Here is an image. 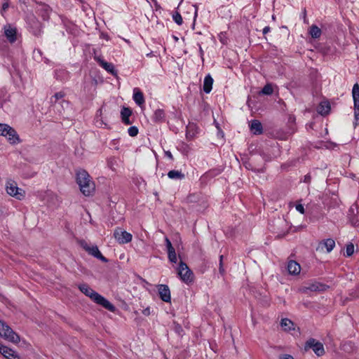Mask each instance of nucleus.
I'll return each mask as SVG.
<instances>
[{"label": "nucleus", "instance_id": "09e8293b", "mask_svg": "<svg viewBox=\"0 0 359 359\" xmlns=\"http://www.w3.org/2000/svg\"><path fill=\"white\" fill-rule=\"evenodd\" d=\"M279 359H294L293 356L289 354H283L280 356Z\"/></svg>", "mask_w": 359, "mask_h": 359}, {"label": "nucleus", "instance_id": "37998d69", "mask_svg": "<svg viewBox=\"0 0 359 359\" xmlns=\"http://www.w3.org/2000/svg\"><path fill=\"white\" fill-rule=\"evenodd\" d=\"M296 210L302 214L304 213V208L302 204H297L296 205Z\"/></svg>", "mask_w": 359, "mask_h": 359}, {"label": "nucleus", "instance_id": "423d86ee", "mask_svg": "<svg viewBox=\"0 0 359 359\" xmlns=\"http://www.w3.org/2000/svg\"><path fill=\"white\" fill-rule=\"evenodd\" d=\"M29 31L36 36H40L43 32V24L33 15L27 18Z\"/></svg>", "mask_w": 359, "mask_h": 359}, {"label": "nucleus", "instance_id": "bf43d9fd", "mask_svg": "<svg viewBox=\"0 0 359 359\" xmlns=\"http://www.w3.org/2000/svg\"><path fill=\"white\" fill-rule=\"evenodd\" d=\"M62 103H65L66 104H69V102L68 101H66V100H62Z\"/></svg>", "mask_w": 359, "mask_h": 359}, {"label": "nucleus", "instance_id": "49530a36", "mask_svg": "<svg viewBox=\"0 0 359 359\" xmlns=\"http://www.w3.org/2000/svg\"><path fill=\"white\" fill-rule=\"evenodd\" d=\"M165 243L168 250L174 248L173 246L172 245L170 241L168 238H165Z\"/></svg>", "mask_w": 359, "mask_h": 359}, {"label": "nucleus", "instance_id": "864d4df0", "mask_svg": "<svg viewBox=\"0 0 359 359\" xmlns=\"http://www.w3.org/2000/svg\"><path fill=\"white\" fill-rule=\"evenodd\" d=\"M198 48H199V53H200V55H201V57H203L204 53H203V49H202V47H201V44H200V43H198ZM202 59L203 60V58H202Z\"/></svg>", "mask_w": 359, "mask_h": 359}, {"label": "nucleus", "instance_id": "6e6d98bb", "mask_svg": "<svg viewBox=\"0 0 359 359\" xmlns=\"http://www.w3.org/2000/svg\"><path fill=\"white\" fill-rule=\"evenodd\" d=\"M294 121H295V117H294V116H290L289 117V122H290V123H294Z\"/></svg>", "mask_w": 359, "mask_h": 359}, {"label": "nucleus", "instance_id": "393cba45", "mask_svg": "<svg viewBox=\"0 0 359 359\" xmlns=\"http://www.w3.org/2000/svg\"><path fill=\"white\" fill-rule=\"evenodd\" d=\"M320 246L322 248L323 247H325L327 249V252H330L335 246V242L332 238H327V239L323 240V241H321L320 243L318 248H320Z\"/></svg>", "mask_w": 359, "mask_h": 359}, {"label": "nucleus", "instance_id": "5fc2aeb1", "mask_svg": "<svg viewBox=\"0 0 359 359\" xmlns=\"http://www.w3.org/2000/svg\"><path fill=\"white\" fill-rule=\"evenodd\" d=\"M270 31V27L269 26H266L265 27L264 29H263V34H267L268 32H269Z\"/></svg>", "mask_w": 359, "mask_h": 359}, {"label": "nucleus", "instance_id": "58836bf2", "mask_svg": "<svg viewBox=\"0 0 359 359\" xmlns=\"http://www.w3.org/2000/svg\"><path fill=\"white\" fill-rule=\"evenodd\" d=\"M139 132L138 128L136 126H131L128 128V133L130 136L131 137H135L137 135Z\"/></svg>", "mask_w": 359, "mask_h": 359}, {"label": "nucleus", "instance_id": "680f3d73", "mask_svg": "<svg viewBox=\"0 0 359 359\" xmlns=\"http://www.w3.org/2000/svg\"><path fill=\"white\" fill-rule=\"evenodd\" d=\"M197 10H198V8H196V11H195V18H196V15H197Z\"/></svg>", "mask_w": 359, "mask_h": 359}, {"label": "nucleus", "instance_id": "412c9836", "mask_svg": "<svg viewBox=\"0 0 359 359\" xmlns=\"http://www.w3.org/2000/svg\"><path fill=\"white\" fill-rule=\"evenodd\" d=\"M132 114V110L128 107H123L121 111V116L123 123L125 125H130L132 122L130 121L129 117Z\"/></svg>", "mask_w": 359, "mask_h": 359}, {"label": "nucleus", "instance_id": "7c9ffc66", "mask_svg": "<svg viewBox=\"0 0 359 359\" xmlns=\"http://www.w3.org/2000/svg\"><path fill=\"white\" fill-rule=\"evenodd\" d=\"M0 353L8 359L9 358L11 354H13V353H14V351L0 344Z\"/></svg>", "mask_w": 359, "mask_h": 359}, {"label": "nucleus", "instance_id": "9d476101", "mask_svg": "<svg viewBox=\"0 0 359 359\" xmlns=\"http://www.w3.org/2000/svg\"><path fill=\"white\" fill-rule=\"evenodd\" d=\"M93 302L111 312H115L116 310L114 305L99 293L95 296Z\"/></svg>", "mask_w": 359, "mask_h": 359}, {"label": "nucleus", "instance_id": "473e14b6", "mask_svg": "<svg viewBox=\"0 0 359 359\" xmlns=\"http://www.w3.org/2000/svg\"><path fill=\"white\" fill-rule=\"evenodd\" d=\"M118 165L117 160L112 156L107 159V166L113 171H116V167Z\"/></svg>", "mask_w": 359, "mask_h": 359}, {"label": "nucleus", "instance_id": "7ed1b4c3", "mask_svg": "<svg viewBox=\"0 0 359 359\" xmlns=\"http://www.w3.org/2000/svg\"><path fill=\"white\" fill-rule=\"evenodd\" d=\"M80 246L86 250L89 255L93 256L94 257L100 259L102 262L107 263L108 262V259L104 257L102 253L100 252L98 247L95 245L90 246L87 242L84 240H81L79 242Z\"/></svg>", "mask_w": 359, "mask_h": 359}, {"label": "nucleus", "instance_id": "c85d7f7f", "mask_svg": "<svg viewBox=\"0 0 359 359\" xmlns=\"http://www.w3.org/2000/svg\"><path fill=\"white\" fill-rule=\"evenodd\" d=\"M168 176L170 179H175V180H182L185 177L184 173H182L181 171L176 170H170L168 173Z\"/></svg>", "mask_w": 359, "mask_h": 359}, {"label": "nucleus", "instance_id": "a878e982", "mask_svg": "<svg viewBox=\"0 0 359 359\" xmlns=\"http://www.w3.org/2000/svg\"><path fill=\"white\" fill-rule=\"evenodd\" d=\"M280 325L284 329V330L287 332L294 330L295 329L294 323L288 318L282 319Z\"/></svg>", "mask_w": 359, "mask_h": 359}, {"label": "nucleus", "instance_id": "b1692460", "mask_svg": "<svg viewBox=\"0 0 359 359\" xmlns=\"http://www.w3.org/2000/svg\"><path fill=\"white\" fill-rule=\"evenodd\" d=\"M213 79L210 74H208L203 81V91L205 93H210L212 88Z\"/></svg>", "mask_w": 359, "mask_h": 359}, {"label": "nucleus", "instance_id": "4468645a", "mask_svg": "<svg viewBox=\"0 0 359 359\" xmlns=\"http://www.w3.org/2000/svg\"><path fill=\"white\" fill-rule=\"evenodd\" d=\"M95 60L98 62V64L104 68L107 72L110 73L111 75L116 76L117 71L114 68V65L112 63L107 62L104 61L100 56H95Z\"/></svg>", "mask_w": 359, "mask_h": 359}, {"label": "nucleus", "instance_id": "2f4dec72", "mask_svg": "<svg viewBox=\"0 0 359 359\" xmlns=\"http://www.w3.org/2000/svg\"><path fill=\"white\" fill-rule=\"evenodd\" d=\"M273 93V89L271 83L266 84L260 91V94L270 95Z\"/></svg>", "mask_w": 359, "mask_h": 359}, {"label": "nucleus", "instance_id": "f3484780", "mask_svg": "<svg viewBox=\"0 0 359 359\" xmlns=\"http://www.w3.org/2000/svg\"><path fill=\"white\" fill-rule=\"evenodd\" d=\"M326 290V285L318 282L310 284L308 287L302 289L303 292L306 293L309 290L311 292H320Z\"/></svg>", "mask_w": 359, "mask_h": 359}, {"label": "nucleus", "instance_id": "9b49d317", "mask_svg": "<svg viewBox=\"0 0 359 359\" xmlns=\"http://www.w3.org/2000/svg\"><path fill=\"white\" fill-rule=\"evenodd\" d=\"M93 302L111 312H115L116 310L114 305L99 293L95 296Z\"/></svg>", "mask_w": 359, "mask_h": 359}, {"label": "nucleus", "instance_id": "603ef678", "mask_svg": "<svg viewBox=\"0 0 359 359\" xmlns=\"http://www.w3.org/2000/svg\"><path fill=\"white\" fill-rule=\"evenodd\" d=\"M165 154L166 156H168L170 159L173 160L172 154L170 151H165Z\"/></svg>", "mask_w": 359, "mask_h": 359}, {"label": "nucleus", "instance_id": "a211bd4d", "mask_svg": "<svg viewBox=\"0 0 359 359\" xmlns=\"http://www.w3.org/2000/svg\"><path fill=\"white\" fill-rule=\"evenodd\" d=\"M79 289L85 295L89 297L93 301L94 300L95 296H97V294H98L97 292L94 291L86 283L79 285Z\"/></svg>", "mask_w": 359, "mask_h": 359}, {"label": "nucleus", "instance_id": "5701e85b", "mask_svg": "<svg viewBox=\"0 0 359 359\" xmlns=\"http://www.w3.org/2000/svg\"><path fill=\"white\" fill-rule=\"evenodd\" d=\"M300 265L295 261L290 260L287 264V271L290 274H298L300 272Z\"/></svg>", "mask_w": 359, "mask_h": 359}, {"label": "nucleus", "instance_id": "f257e3e1", "mask_svg": "<svg viewBox=\"0 0 359 359\" xmlns=\"http://www.w3.org/2000/svg\"><path fill=\"white\" fill-rule=\"evenodd\" d=\"M76 183L84 196H89L95 192V183L91 180L89 174L85 170H80L76 172Z\"/></svg>", "mask_w": 359, "mask_h": 359}, {"label": "nucleus", "instance_id": "1a4fd4ad", "mask_svg": "<svg viewBox=\"0 0 359 359\" xmlns=\"http://www.w3.org/2000/svg\"><path fill=\"white\" fill-rule=\"evenodd\" d=\"M114 238L121 244L129 243L132 240V234L122 230L120 228L116 229L114 232Z\"/></svg>", "mask_w": 359, "mask_h": 359}, {"label": "nucleus", "instance_id": "0eeeda50", "mask_svg": "<svg viewBox=\"0 0 359 359\" xmlns=\"http://www.w3.org/2000/svg\"><path fill=\"white\" fill-rule=\"evenodd\" d=\"M352 95L354 102V117L355 121L353 122L354 128L359 125V85L358 83L353 85L352 89Z\"/></svg>", "mask_w": 359, "mask_h": 359}, {"label": "nucleus", "instance_id": "39448f33", "mask_svg": "<svg viewBox=\"0 0 359 359\" xmlns=\"http://www.w3.org/2000/svg\"><path fill=\"white\" fill-rule=\"evenodd\" d=\"M311 348L318 356H322L325 353L323 344L314 338H310L305 342L304 351H308Z\"/></svg>", "mask_w": 359, "mask_h": 359}, {"label": "nucleus", "instance_id": "79ce46f5", "mask_svg": "<svg viewBox=\"0 0 359 359\" xmlns=\"http://www.w3.org/2000/svg\"><path fill=\"white\" fill-rule=\"evenodd\" d=\"M175 331L179 334L182 335V332H184L182 326L179 324H176L175 326Z\"/></svg>", "mask_w": 359, "mask_h": 359}, {"label": "nucleus", "instance_id": "e433bc0d", "mask_svg": "<svg viewBox=\"0 0 359 359\" xmlns=\"http://www.w3.org/2000/svg\"><path fill=\"white\" fill-rule=\"evenodd\" d=\"M341 348L348 353L353 352L355 350V347H353L351 342L345 343Z\"/></svg>", "mask_w": 359, "mask_h": 359}, {"label": "nucleus", "instance_id": "de8ad7c7", "mask_svg": "<svg viewBox=\"0 0 359 359\" xmlns=\"http://www.w3.org/2000/svg\"><path fill=\"white\" fill-rule=\"evenodd\" d=\"M8 359H21L20 355L14 351L13 354H11L9 358Z\"/></svg>", "mask_w": 359, "mask_h": 359}, {"label": "nucleus", "instance_id": "4c0bfd02", "mask_svg": "<svg viewBox=\"0 0 359 359\" xmlns=\"http://www.w3.org/2000/svg\"><path fill=\"white\" fill-rule=\"evenodd\" d=\"M172 19L178 25H181L183 22L180 13L177 11L172 15Z\"/></svg>", "mask_w": 359, "mask_h": 359}, {"label": "nucleus", "instance_id": "c9c22d12", "mask_svg": "<svg viewBox=\"0 0 359 359\" xmlns=\"http://www.w3.org/2000/svg\"><path fill=\"white\" fill-rule=\"evenodd\" d=\"M354 252V245L352 243H349L346 247V257H351Z\"/></svg>", "mask_w": 359, "mask_h": 359}, {"label": "nucleus", "instance_id": "a18cd8bd", "mask_svg": "<svg viewBox=\"0 0 359 359\" xmlns=\"http://www.w3.org/2000/svg\"><path fill=\"white\" fill-rule=\"evenodd\" d=\"M165 243L168 250L174 248L173 246L172 245L170 241L168 238H165Z\"/></svg>", "mask_w": 359, "mask_h": 359}, {"label": "nucleus", "instance_id": "052dcab7", "mask_svg": "<svg viewBox=\"0 0 359 359\" xmlns=\"http://www.w3.org/2000/svg\"><path fill=\"white\" fill-rule=\"evenodd\" d=\"M102 123L104 124L105 126V127H107V128H109V127H107V123H104V121L102 120Z\"/></svg>", "mask_w": 359, "mask_h": 359}, {"label": "nucleus", "instance_id": "ddd939ff", "mask_svg": "<svg viewBox=\"0 0 359 359\" xmlns=\"http://www.w3.org/2000/svg\"><path fill=\"white\" fill-rule=\"evenodd\" d=\"M4 136L7 137L8 141L12 144H15L21 142V140L18 135L16 130L8 125V128H6Z\"/></svg>", "mask_w": 359, "mask_h": 359}, {"label": "nucleus", "instance_id": "13d9d810", "mask_svg": "<svg viewBox=\"0 0 359 359\" xmlns=\"http://www.w3.org/2000/svg\"><path fill=\"white\" fill-rule=\"evenodd\" d=\"M303 15H304V18L305 19L306 18V8L304 9V11H303Z\"/></svg>", "mask_w": 359, "mask_h": 359}, {"label": "nucleus", "instance_id": "2eb2a0df", "mask_svg": "<svg viewBox=\"0 0 359 359\" xmlns=\"http://www.w3.org/2000/svg\"><path fill=\"white\" fill-rule=\"evenodd\" d=\"M38 4L40 6V8H38L39 15L43 20L48 21L50 19V13L52 11V8L48 5L41 2Z\"/></svg>", "mask_w": 359, "mask_h": 359}, {"label": "nucleus", "instance_id": "ea45409f", "mask_svg": "<svg viewBox=\"0 0 359 359\" xmlns=\"http://www.w3.org/2000/svg\"><path fill=\"white\" fill-rule=\"evenodd\" d=\"M6 128H8V125L0 123V135L4 136Z\"/></svg>", "mask_w": 359, "mask_h": 359}, {"label": "nucleus", "instance_id": "c03bdc74", "mask_svg": "<svg viewBox=\"0 0 359 359\" xmlns=\"http://www.w3.org/2000/svg\"><path fill=\"white\" fill-rule=\"evenodd\" d=\"M9 7V3L8 1L6 2H4L2 5V8H1V13L3 14V12H5L8 8Z\"/></svg>", "mask_w": 359, "mask_h": 359}, {"label": "nucleus", "instance_id": "cd10ccee", "mask_svg": "<svg viewBox=\"0 0 359 359\" xmlns=\"http://www.w3.org/2000/svg\"><path fill=\"white\" fill-rule=\"evenodd\" d=\"M165 120V111L163 109H158L154 111L153 116V121L155 123L163 122Z\"/></svg>", "mask_w": 359, "mask_h": 359}, {"label": "nucleus", "instance_id": "72a5a7b5", "mask_svg": "<svg viewBox=\"0 0 359 359\" xmlns=\"http://www.w3.org/2000/svg\"><path fill=\"white\" fill-rule=\"evenodd\" d=\"M168 259L170 262L176 263L177 262V255L175 252V248L170 249L168 250Z\"/></svg>", "mask_w": 359, "mask_h": 359}, {"label": "nucleus", "instance_id": "f704fd0d", "mask_svg": "<svg viewBox=\"0 0 359 359\" xmlns=\"http://www.w3.org/2000/svg\"><path fill=\"white\" fill-rule=\"evenodd\" d=\"M65 96V93L64 92H58V93H56L51 98H50V102L51 103H56V102L60 100V99H62Z\"/></svg>", "mask_w": 359, "mask_h": 359}, {"label": "nucleus", "instance_id": "3c124183", "mask_svg": "<svg viewBox=\"0 0 359 359\" xmlns=\"http://www.w3.org/2000/svg\"><path fill=\"white\" fill-rule=\"evenodd\" d=\"M142 313L144 315V316H149L150 315V308L149 307H147L145 309H144L142 311Z\"/></svg>", "mask_w": 359, "mask_h": 359}, {"label": "nucleus", "instance_id": "8fccbe9b", "mask_svg": "<svg viewBox=\"0 0 359 359\" xmlns=\"http://www.w3.org/2000/svg\"><path fill=\"white\" fill-rule=\"evenodd\" d=\"M311 180V177L309 174H307L304 176V182L305 183H310Z\"/></svg>", "mask_w": 359, "mask_h": 359}, {"label": "nucleus", "instance_id": "bb28decb", "mask_svg": "<svg viewBox=\"0 0 359 359\" xmlns=\"http://www.w3.org/2000/svg\"><path fill=\"white\" fill-rule=\"evenodd\" d=\"M330 104L329 102H321L318 107V112L322 116H326L330 113Z\"/></svg>", "mask_w": 359, "mask_h": 359}, {"label": "nucleus", "instance_id": "20e7f679", "mask_svg": "<svg viewBox=\"0 0 359 359\" xmlns=\"http://www.w3.org/2000/svg\"><path fill=\"white\" fill-rule=\"evenodd\" d=\"M1 337H4L10 341L18 344L20 341V336L15 332L10 326H8L4 321L0 325Z\"/></svg>", "mask_w": 359, "mask_h": 359}, {"label": "nucleus", "instance_id": "4be33fe9", "mask_svg": "<svg viewBox=\"0 0 359 359\" xmlns=\"http://www.w3.org/2000/svg\"><path fill=\"white\" fill-rule=\"evenodd\" d=\"M133 100L140 107L144 103V97L142 92L138 88L133 89Z\"/></svg>", "mask_w": 359, "mask_h": 359}, {"label": "nucleus", "instance_id": "dca6fc26", "mask_svg": "<svg viewBox=\"0 0 359 359\" xmlns=\"http://www.w3.org/2000/svg\"><path fill=\"white\" fill-rule=\"evenodd\" d=\"M4 34L8 40V41L11 43H14L17 40V29L16 28H13L10 25L5 27Z\"/></svg>", "mask_w": 359, "mask_h": 359}, {"label": "nucleus", "instance_id": "aec40b11", "mask_svg": "<svg viewBox=\"0 0 359 359\" xmlns=\"http://www.w3.org/2000/svg\"><path fill=\"white\" fill-rule=\"evenodd\" d=\"M250 129L254 135H261L263 133V127L261 122L258 120H252Z\"/></svg>", "mask_w": 359, "mask_h": 359}, {"label": "nucleus", "instance_id": "e2e57ef3", "mask_svg": "<svg viewBox=\"0 0 359 359\" xmlns=\"http://www.w3.org/2000/svg\"><path fill=\"white\" fill-rule=\"evenodd\" d=\"M175 39L176 41H177V40H178V38H177V37H175Z\"/></svg>", "mask_w": 359, "mask_h": 359}, {"label": "nucleus", "instance_id": "a19ab883", "mask_svg": "<svg viewBox=\"0 0 359 359\" xmlns=\"http://www.w3.org/2000/svg\"><path fill=\"white\" fill-rule=\"evenodd\" d=\"M219 273L221 274H224V269L223 267V255H220L219 257Z\"/></svg>", "mask_w": 359, "mask_h": 359}, {"label": "nucleus", "instance_id": "f03ea898", "mask_svg": "<svg viewBox=\"0 0 359 359\" xmlns=\"http://www.w3.org/2000/svg\"><path fill=\"white\" fill-rule=\"evenodd\" d=\"M179 276L181 280L187 284H189L194 282V275L192 271L188 267L186 263L181 261L178 266Z\"/></svg>", "mask_w": 359, "mask_h": 359}, {"label": "nucleus", "instance_id": "6ab92c4d", "mask_svg": "<svg viewBox=\"0 0 359 359\" xmlns=\"http://www.w3.org/2000/svg\"><path fill=\"white\" fill-rule=\"evenodd\" d=\"M198 132V127L194 123L189 122L187 126L186 137L188 140H191Z\"/></svg>", "mask_w": 359, "mask_h": 359}, {"label": "nucleus", "instance_id": "c756f323", "mask_svg": "<svg viewBox=\"0 0 359 359\" xmlns=\"http://www.w3.org/2000/svg\"><path fill=\"white\" fill-rule=\"evenodd\" d=\"M309 34L313 39H318L321 35V29L315 25H313L310 27Z\"/></svg>", "mask_w": 359, "mask_h": 359}, {"label": "nucleus", "instance_id": "4d7b16f0", "mask_svg": "<svg viewBox=\"0 0 359 359\" xmlns=\"http://www.w3.org/2000/svg\"><path fill=\"white\" fill-rule=\"evenodd\" d=\"M245 168H248V169H251V168H250V167H251V165H250V163H245Z\"/></svg>", "mask_w": 359, "mask_h": 359}, {"label": "nucleus", "instance_id": "f8f14e48", "mask_svg": "<svg viewBox=\"0 0 359 359\" xmlns=\"http://www.w3.org/2000/svg\"><path fill=\"white\" fill-rule=\"evenodd\" d=\"M157 287L160 299L165 302H170L171 295L169 287L167 285L161 284Z\"/></svg>", "mask_w": 359, "mask_h": 359}, {"label": "nucleus", "instance_id": "6e6552de", "mask_svg": "<svg viewBox=\"0 0 359 359\" xmlns=\"http://www.w3.org/2000/svg\"><path fill=\"white\" fill-rule=\"evenodd\" d=\"M6 191L10 195L18 200H22L24 198V193H22V189L17 187V184L12 181L7 182Z\"/></svg>", "mask_w": 359, "mask_h": 359}]
</instances>
